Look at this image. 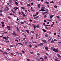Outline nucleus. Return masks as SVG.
Segmentation results:
<instances>
[{
  "label": "nucleus",
  "instance_id": "1",
  "mask_svg": "<svg viewBox=\"0 0 61 61\" xmlns=\"http://www.w3.org/2000/svg\"><path fill=\"white\" fill-rule=\"evenodd\" d=\"M51 49L53 51H54V52H58V50L57 49H55L52 47H51Z\"/></svg>",
  "mask_w": 61,
  "mask_h": 61
},
{
  "label": "nucleus",
  "instance_id": "2",
  "mask_svg": "<svg viewBox=\"0 0 61 61\" xmlns=\"http://www.w3.org/2000/svg\"><path fill=\"white\" fill-rule=\"evenodd\" d=\"M3 55H7V54H8V53H7L6 52H3Z\"/></svg>",
  "mask_w": 61,
  "mask_h": 61
},
{
  "label": "nucleus",
  "instance_id": "3",
  "mask_svg": "<svg viewBox=\"0 0 61 61\" xmlns=\"http://www.w3.org/2000/svg\"><path fill=\"white\" fill-rule=\"evenodd\" d=\"M44 47L45 48V49L46 50V51H49L48 49V47L46 46V47Z\"/></svg>",
  "mask_w": 61,
  "mask_h": 61
},
{
  "label": "nucleus",
  "instance_id": "4",
  "mask_svg": "<svg viewBox=\"0 0 61 61\" xmlns=\"http://www.w3.org/2000/svg\"><path fill=\"white\" fill-rule=\"evenodd\" d=\"M42 41L44 43H46V40H42Z\"/></svg>",
  "mask_w": 61,
  "mask_h": 61
},
{
  "label": "nucleus",
  "instance_id": "5",
  "mask_svg": "<svg viewBox=\"0 0 61 61\" xmlns=\"http://www.w3.org/2000/svg\"><path fill=\"white\" fill-rule=\"evenodd\" d=\"M13 35H17V34L15 33V31L13 32Z\"/></svg>",
  "mask_w": 61,
  "mask_h": 61
},
{
  "label": "nucleus",
  "instance_id": "6",
  "mask_svg": "<svg viewBox=\"0 0 61 61\" xmlns=\"http://www.w3.org/2000/svg\"><path fill=\"white\" fill-rule=\"evenodd\" d=\"M39 11H46L44 9H43L39 10Z\"/></svg>",
  "mask_w": 61,
  "mask_h": 61
},
{
  "label": "nucleus",
  "instance_id": "7",
  "mask_svg": "<svg viewBox=\"0 0 61 61\" xmlns=\"http://www.w3.org/2000/svg\"><path fill=\"white\" fill-rule=\"evenodd\" d=\"M6 10L7 11H8L9 10V8H8V7L7 6H6Z\"/></svg>",
  "mask_w": 61,
  "mask_h": 61
},
{
  "label": "nucleus",
  "instance_id": "8",
  "mask_svg": "<svg viewBox=\"0 0 61 61\" xmlns=\"http://www.w3.org/2000/svg\"><path fill=\"white\" fill-rule=\"evenodd\" d=\"M53 16H54V15H51V16H50V18L51 19V18H52V17H53Z\"/></svg>",
  "mask_w": 61,
  "mask_h": 61
},
{
  "label": "nucleus",
  "instance_id": "9",
  "mask_svg": "<svg viewBox=\"0 0 61 61\" xmlns=\"http://www.w3.org/2000/svg\"><path fill=\"white\" fill-rule=\"evenodd\" d=\"M44 43H40V44H39L38 45H39V46H43V44Z\"/></svg>",
  "mask_w": 61,
  "mask_h": 61
},
{
  "label": "nucleus",
  "instance_id": "10",
  "mask_svg": "<svg viewBox=\"0 0 61 61\" xmlns=\"http://www.w3.org/2000/svg\"><path fill=\"white\" fill-rule=\"evenodd\" d=\"M57 56H58L59 57H60V58H61V56H60V55H59V54H57Z\"/></svg>",
  "mask_w": 61,
  "mask_h": 61
},
{
  "label": "nucleus",
  "instance_id": "11",
  "mask_svg": "<svg viewBox=\"0 0 61 61\" xmlns=\"http://www.w3.org/2000/svg\"><path fill=\"white\" fill-rule=\"evenodd\" d=\"M23 32L24 33H25V31L23 30H22L21 31V34L23 33Z\"/></svg>",
  "mask_w": 61,
  "mask_h": 61
},
{
  "label": "nucleus",
  "instance_id": "12",
  "mask_svg": "<svg viewBox=\"0 0 61 61\" xmlns=\"http://www.w3.org/2000/svg\"><path fill=\"white\" fill-rule=\"evenodd\" d=\"M26 32H27V33H28V34H29V32L30 31L28 30H26Z\"/></svg>",
  "mask_w": 61,
  "mask_h": 61
},
{
  "label": "nucleus",
  "instance_id": "13",
  "mask_svg": "<svg viewBox=\"0 0 61 61\" xmlns=\"http://www.w3.org/2000/svg\"><path fill=\"white\" fill-rule=\"evenodd\" d=\"M15 3L16 5H18V3L17 2H16L15 1Z\"/></svg>",
  "mask_w": 61,
  "mask_h": 61
},
{
  "label": "nucleus",
  "instance_id": "14",
  "mask_svg": "<svg viewBox=\"0 0 61 61\" xmlns=\"http://www.w3.org/2000/svg\"><path fill=\"white\" fill-rule=\"evenodd\" d=\"M40 5H41L40 4L38 5V8H40Z\"/></svg>",
  "mask_w": 61,
  "mask_h": 61
},
{
  "label": "nucleus",
  "instance_id": "15",
  "mask_svg": "<svg viewBox=\"0 0 61 61\" xmlns=\"http://www.w3.org/2000/svg\"><path fill=\"white\" fill-rule=\"evenodd\" d=\"M44 31V32H46V30H45L43 29H42Z\"/></svg>",
  "mask_w": 61,
  "mask_h": 61
},
{
  "label": "nucleus",
  "instance_id": "16",
  "mask_svg": "<svg viewBox=\"0 0 61 61\" xmlns=\"http://www.w3.org/2000/svg\"><path fill=\"white\" fill-rule=\"evenodd\" d=\"M9 2H10V4H11L12 2V1L11 0H9Z\"/></svg>",
  "mask_w": 61,
  "mask_h": 61
},
{
  "label": "nucleus",
  "instance_id": "17",
  "mask_svg": "<svg viewBox=\"0 0 61 61\" xmlns=\"http://www.w3.org/2000/svg\"><path fill=\"white\" fill-rule=\"evenodd\" d=\"M4 33L5 34H8V33L7 32H5V31L4 30L3 31Z\"/></svg>",
  "mask_w": 61,
  "mask_h": 61
},
{
  "label": "nucleus",
  "instance_id": "18",
  "mask_svg": "<svg viewBox=\"0 0 61 61\" xmlns=\"http://www.w3.org/2000/svg\"><path fill=\"white\" fill-rule=\"evenodd\" d=\"M44 58L45 59H47V56H45L44 57Z\"/></svg>",
  "mask_w": 61,
  "mask_h": 61
},
{
  "label": "nucleus",
  "instance_id": "19",
  "mask_svg": "<svg viewBox=\"0 0 61 61\" xmlns=\"http://www.w3.org/2000/svg\"><path fill=\"white\" fill-rule=\"evenodd\" d=\"M38 36V34H36V39H37V36Z\"/></svg>",
  "mask_w": 61,
  "mask_h": 61
},
{
  "label": "nucleus",
  "instance_id": "20",
  "mask_svg": "<svg viewBox=\"0 0 61 61\" xmlns=\"http://www.w3.org/2000/svg\"><path fill=\"white\" fill-rule=\"evenodd\" d=\"M18 44H20V45H21V46H23V44H22L21 43H17Z\"/></svg>",
  "mask_w": 61,
  "mask_h": 61
},
{
  "label": "nucleus",
  "instance_id": "21",
  "mask_svg": "<svg viewBox=\"0 0 61 61\" xmlns=\"http://www.w3.org/2000/svg\"><path fill=\"white\" fill-rule=\"evenodd\" d=\"M1 23L2 25H4V23H5V22H4L3 21L1 22Z\"/></svg>",
  "mask_w": 61,
  "mask_h": 61
},
{
  "label": "nucleus",
  "instance_id": "22",
  "mask_svg": "<svg viewBox=\"0 0 61 61\" xmlns=\"http://www.w3.org/2000/svg\"><path fill=\"white\" fill-rule=\"evenodd\" d=\"M16 28L17 29V30L19 31V29L18 28V27H16Z\"/></svg>",
  "mask_w": 61,
  "mask_h": 61
},
{
  "label": "nucleus",
  "instance_id": "23",
  "mask_svg": "<svg viewBox=\"0 0 61 61\" xmlns=\"http://www.w3.org/2000/svg\"><path fill=\"white\" fill-rule=\"evenodd\" d=\"M9 38V37L8 36H7L6 38V39H5V40H7Z\"/></svg>",
  "mask_w": 61,
  "mask_h": 61
},
{
  "label": "nucleus",
  "instance_id": "24",
  "mask_svg": "<svg viewBox=\"0 0 61 61\" xmlns=\"http://www.w3.org/2000/svg\"><path fill=\"white\" fill-rule=\"evenodd\" d=\"M27 42L26 41L25 43V45H27Z\"/></svg>",
  "mask_w": 61,
  "mask_h": 61
},
{
  "label": "nucleus",
  "instance_id": "25",
  "mask_svg": "<svg viewBox=\"0 0 61 61\" xmlns=\"http://www.w3.org/2000/svg\"><path fill=\"white\" fill-rule=\"evenodd\" d=\"M36 27L37 28H39L40 27V26L38 25H37Z\"/></svg>",
  "mask_w": 61,
  "mask_h": 61
},
{
  "label": "nucleus",
  "instance_id": "26",
  "mask_svg": "<svg viewBox=\"0 0 61 61\" xmlns=\"http://www.w3.org/2000/svg\"><path fill=\"white\" fill-rule=\"evenodd\" d=\"M36 25H34V28L35 29H35H36Z\"/></svg>",
  "mask_w": 61,
  "mask_h": 61
},
{
  "label": "nucleus",
  "instance_id": "27",
  "mask_svg": "<svg viewBox=\"0 0 61 61\" xmlns=\"http://www.w3.org/2000/svg\"><path fill=\"white\" fill-rule=\"evenodd\" d=\"M5 42H6V43H9V41H5Z\"/></svg>",
  "mask_w": 61,
  "mask_h": 61
},
{
  "label": "nucleus",
  "instance_id": "28",
  "mask_svg": "<svg viewBox=\"0 0 61 61\" xmlns=\"http://www.w3.org/2000/svg\"><path fill=\"white\" fill-rule=\"evenodd\" d=\"M51 43H54V41H53V40H52V41H51Z\"/></svg>",
  "mask_w": 61,
  "mask_h": 61
},
{
  "label": "nucleus",
  "instance_id": "29",
  "mask_svg": "<svg viewBox=\"0 0 61 61\" xmlns=\"http://www.w3.org/2000/svg\"><path fill=\"white\" fill-rule=\"evenodd\" d=\"M51 38H50L48 40V41H50L51 40Z\"/></svg>",
  "mask_w": 61,
  "mask_h": 61
},
{
  "label": "nucleus",
  "instance_id": "30",
  "mask_svg": "<svg viewBox=\"0 0 61 61\" xmlns=\"http://www.w3.org/2000/svg\"><path fill=\"white\" fill-rule=\"evenodd\" d=\"M22 53H23L24 54H25V51H22Z\"/></svg>",
  "mask_w": 61,
  "mask_h": 61
},
{
  "label": "nucleus",
  "instance_id": "31",
  "mask_svg": "<svg viewBox=\"0 0 61 61\" xmlns=\"http://www.w3.org/2000/svg\"><path fill=\"white\" fill-rule=\"evenodd\" d=\"M2 12H3V11L2 10H0V13H2Z\"/></svg>",
  "mask_w": 61,
  "mask_h": 61
},
{
  "label": "nucleus",
  "instance_id": "32",
  "mask_svg": "<svg viewBox=\"0 0 61 61\" xmlns=\"http://www.w3.org/2000/svg\"><path fill=\"white\" fill-rule=\"evenodd\" d=\"M31 33H34V30L31 31Z\"/></svg>",
  "mask_w": 61,
  "mask_h": 61
},
{
  "label": "nucleus",
  "instance_id": "33",
  "mask_svg": "<svg viewBox=\"0 0 61 61\" xmlns=\"http://www.w3.org/2000/svg\"><path fill=\"white\" fill-rule=\"evenodd\" d=\"M3 39H5L6 38V37H3Z\"/></svg>",
  "mask_w": 61,
  "mask_h": 61
},
{
  "label": "nucleus",
  "instance_id": "34",
  "mask_svg": "<svg viewBox=\"0 0 61 61\" xmlns=\"http://www.w3.org/2000/svg\"><path fill=\"white\" fill-rule=\"evenodd\" d=\"M53 41H57V40H56V39H54V40Z\"/></svg>",
  "mask_w": 61,
  "mask_h": 61
},
{
  "label": "nucleus",
  "instance_id": "35",
  "mask_svg": "<svg viewBox=\"0 0 61 61\" xmlns=\"http://www.w3.org/2000/svg\"><path fill=\"white\" fill-rule=\"evenodd\" d=\"M30 5V4H28L27 5V6H29Z\"/></svg>",
  "mask_w": 61,
  "mask_h": 61
},
{
  "label": "nucleus",
  "instance_id": "36",
  "mask_svg": "<svg viewBox=\"0 0 61 61\" xmlns=\"http://www.w3.org/2000/svg\"><path fill=\"white\" fill-rule=\"evenodd\" d=\"M20 23L21 24H24V22H20Z\"/></svg>",
  "mask_w": 61,
  "mask_h": 61
},
{
  "label": "nucleus",
  "instance_id": "37",
  "mask_svg": "<svg viewBox=\"0 0 61 61\" xmlns=\"http://www.w3.org/2000/svg\"><path fill=\"white\" fill-rule=\"evenodd\" d=\"M2 26L3 27H5V25H2Z\"/></svg>",
  "mask_w": 61,
  "mask_h": 61
},
{
  "label": "nucleus",
  "instance_id": "38",
  "mask_svg": "<svg viewBox=\"0 0 61 61\" xmlns=\"http://www.w3.org/2000/svg\"><path fill=\"white\" fill-rule=\"evenodd\" d=\"M19 54H20V55L21 56H22V54L21 53H20Z\"/></svg>",
  "mask_w": 61,
  "mask_h": 61
},
{
  "label": "nucleus",
  "instance_id": "39",
  "mask_svg": "<svg viewBox=\"0 0 61 61\" xmlns=\"http://www.w3.org/2000/svg\"><path fill=\"white\" fill-rule=\"evenodd\" d=\"M55 60L56 61H59V60H57V59H55Z\"/></svg>",
  "mask_w": 61,
  "mask_h": 61
},
{
  "label": "nucleus",
  "instance_id": "40",
  "mask_svg": "<svg viewBox=\"0 0 61 61\" xmlns=\"http://www.w3.org/2000/svg\"><path fill=\"white\" fill-rule=\"evenodd\" d=\"M45 10H46V11H48V10L46 8Z\"/></svg>",
  "mask_w": 61,
  "mask_h": 61
},
{
  "label": "nucleus",
  "instance_id": "41",
  "mask_svg": "<svg viewBox=\"0 0 61 61\" xmlns=\"http://www.w3.org/2000/svg\"><path fill=\"white\" fill-rule=\"evenodd\" d=\"M41 9H45V8L44 7H41Z\"/></svg>",
  "mask_w": 61,
  "mask_h": 61
},
{
  "label": "nucleus",
  "instance_id": "42",
  "mask_svg": "<svg viewBox=\"0 0 61 61\" xmlns=\"http://www.w3.org/2000/svg\"><path fill=\"white\" fill-rule=\"evenodd\" d=\"M50 3H54V1H52L51 2H50Z\"/></svg>",
  "mask_w": 61,
  "mask_h": 61
},
{
  "label": "nucleus",
  "instance_id": "43",
  "mask_svg": "<svg viewBox=\"0 0 61 61\" xmlns=\"http://www.w3.org/2000/svg\"><path fill=\"white\" fill-rule=\"evenodd\" d=\"M36 43H37V42L36 41L33 42V43H35V44H36Z\"/></svg>",
  "mask_w": 61,
  "mask_h": 61
},
{
  "label": "nucleus",
  "instance_id": "44",
  "mask_svg": "<svg viewBox=\"0 0 61 61\" xmlns=\"http://www.w3.org/2000/svg\"><path fill=\"white\" fill-rule=\"evenodd\" d=\"M46 37H47L48 36V35L47 34H46L45 35Z\"/></svg>",
  "mask_w": 61,
  "mask_h": 61
},
{
  "label": "nucleus",
  "instance_id": "45",
  "mask_svg": "<svg viewBox=\"0 0 61 61\" xmlns=\"http://www.w3.org/2000/svg\"><path fill=\"white\" fill-rule=\"evenodd\" d=\"M45 14H46V12H44V13H43V15H44Z\"/></svg>",
  "mask_w": 61,
  "mask_h": 61
},
{
  "label": "nucleus",
  "instance_id": "46",
  "mask_svg": "<svg viewBox=\"0 0 61 61\" xmlns=\"http://www.w3.org/2000/svg\"><path fill=\"white\" fill-rule=\"evenodd\" d=\"M37 61H40V59H37Z\"/></svg>",
  "mask_w": 61,
  "mask_h": 61
},
{
  "label": "nucleus",
  "instance_id": "47",
  "mask_svg": "<svg viewBox=\"0 0 61 61\" xmlns=\"http://www.w3.org/2000/svg\"><path fill=\"white\" fill-rule=\"evenodd\" d=\"M19 15H21V12H20V11L19 12Z\"/></svg>",
  "mask_w": 61,
  "mask_h": 61
},
{
  "label": "nucleus",
  "instance_id": "48",
  "mask_svg": "<svg viewBox=\"0 0 61 61\" xmlns=\"http://www.w3.org/2000/svg\"><path fill=\"white\" fill-rule=\"evenodd\" d=\"M37 17H36V16L34 18V19H37Z\"/></svg>",
  "mask_w": 61,
  "mask_h": 61
},
{
  "label": "nucleus",
  "instance_id": "49",
  "mask_svg": "<svg viewBox=\"0 0 61 61\" xmlns=\"http://www.w3.org/2000/svg\"><path fill=\"white\" fill-rule=\"evenodd\" d=\"M15 41H16L17 42H18V41L17 40H15Z\"/></svg>",
  "mask_w": 61,
  "mask_h": 61
},
{
  "label": "nucleus",
  "instance_id": "50",
  "mask_svg": "<svg viewBox=\"0 0 61 61\" xmlns=\"http://www.w3.org/2000/svg\"><path fill=\"white\" fill-rule=\"evenodd\" d=\"M21 8L22 9H25V8H24L23 7H21Z\"/></svg>",
  "mask_w": 61,
  "mask_h": 61
},
{
  "label": "nucleus",
  "instance_id": "51",
  "mask_svg": "<svg viewBox=\"0 0 61 61\" xmlns=\"http://www.w3.org/2000/svg\"><path fill=\"white\" fill-rule=\"evenodd\" d=\"M0 16H2V13H0Z\"/></svg>",
  "mask_w": 61,
  "mask_h": 61
},
{
  "label": "nucleus",
  "instance_id": "52",
  "mask_svg": "<svg viewBox=\"0 0 61 61\" xmlns=\"http://www.w3.org/2000/svg\"><path fill=\"white\" fill-rule=\"evenodd\" d=\"M45 3H46L47 4H49V2H45Z\"/></svg>",
  "mask_w": 61,
  "mask_h": 61
},
{
  "label": "nucleus",
  "instance_id": "53",
  "mask_svg": "<svg viewBox=\"0 0 61 61\" xmlns=\"http://www.w3.org/2000/svg\"><path fill=\"white\" fill-rule=\"evenodd\" d=\"M26 16V15H25V14H23V16Z\"/></svg>",
  "mask_w": 61,
  "mask_h": 61
},
{
  "label": "nucleus",
  "instance_id": "54",
  "mask_svg": "<svg viewBox=\"0 0 61 61\" xmlns=\"http://www.w3.org/2000/svg\"><path fill=\"white\" fill-rule=\"evenodd\" d=\"M45 28L46 29H48V28H47V27L45 26Z\"/></svg>",
  "mask_w": 61,
  "mask_h": 61
},
{
  "label": "nucleus",
  "instance_id": "55",
  "mask_svg": "<svg viewBox=\"0 0 61 61\" xmlns=\"http://www.w3.org/2000/svg\"><path fill=\"white\" fill-rule=\"evenodd\" d=\"M7 27L8 28H10V26H7Z\"/></svg>",
  "mask_w": 61,
  "mask_h": 61
},
{
  "label": "nucleus",
  "instance_id": "56",
  "mask_svg": "<svg viewBox=\"0 0 61 61\" xmlns=\"http://www.w3.org/2000/svg\"><path fill=\"white\" fill-rule=\"evenodd\" d=\"M17 8V7H14L13 8V9H15V8Z\"/></svg>",
  "mask_w": 61,
  "mask_h": 61
},
{
  "label": "nucleus",
  "instance_id": "57",
  "mask_svg": "<svg viewBox=\"0 0 61 61\" xmlns=\"http://www.w3.org/2000/svg\"><path fill=\"white\" fill-rule=\"evenodd\" d=\"M10 46L11 47H13V45H10Z\"/></svg>",
  "mask_w": 61,
  "mask_h": 61
},
{
  "label": "nucleus",
  "instance_id": "58",
  "mask_svg": "<svg viewBox=\"0 0 61 61\" xmlns=\"http://www.w3.org/2000/svg\"><path fill=\"white\" fill-rule=\"evenodd\" d=\"M29 21L30 22H32V20L31 19H30L29 20Z\"/></svg>",
  "mask_w": 61,
  "mask_h": 61
},
{
  "label": "nucleus",
  "instance_id": "59",
  "mask_svg": "<svg viewBox=\"0 0 61 61\" xmlns=\"http://www.w3.org/2000/svg\"><path fill=\"white\" fill-rule=\"evenodd\" d=\"M37 55L38 56H40V54L39 53H38L37 54Z\"/></svg>",
  "mask_w": 61,
  "mask_h": 61
},
{
  "label": "nucleus",
  "instance_id": "60",
  "mask_svg": "<svg viewBox=\"0 0 61 61\" xmlns=\"http://www.w3.org/2000/svg\"><path fill=\"white\" fill-rule=\"evenodd\" d=\"M56 17H57L59 19V16H56Z\"/></svg>",
  "mask_w": 61,
  "mask_h": 61
},
{
  "label": "nucleus",
  "instance_id": "61",
  "mask_svg": "<svg viewBox=\"0 0 61 61\" xmlns=\"http://www.w3.org/2000/svg\"><path fill=\"white\" fill-rule=\"evenodd\" d=\"M44 17L45 18V17H46V15H45L44 16Z\"/></svg>",
  "mask_w": 61,
  "mask_h": 61
},
{
  "label": "nucleus",
  "instance_id": "62",
  "mask_svg": "<svg viewBox=\"0 0 61 61\" xmlns=\"http://www.w3.org/2000/svg\"><path fill=\"white\" fill-rule=\"evenodd\" d=\"M54 7H55V8H57V6H56V5H55Z\"/></svg>",
  "mask_w": 61,
  "mask_h": 61
},
{
  "label": "nucleus",
  "instance_id": "63",
  "mask_svg": "<svg viewBox=\"0 0 61 61\" xmlns=\"http://www.w3.org/2000/svg\"><path fill=\"white\" fill-rule=\"evenodd\" d=\"M8 30H11V29L10 28H9L8 29Z\"/></svg>",
  "mask_w": 61,
  "mask_h": 61
},
{
  "label": "nucleus",
  "instance_id": "64",
  "mask_svg": "<svg viewBox=\"0 0 61 61\" xmlns=\"http://www.w3.org/2000/svg\"><path fill=\"white\" fill-rule=\"evenodd\" d=\"M44 59H42L41 61H44Z\"/></svg>",
  "mask_w": 61,
  "mask_h": 61
}]
</instances>
